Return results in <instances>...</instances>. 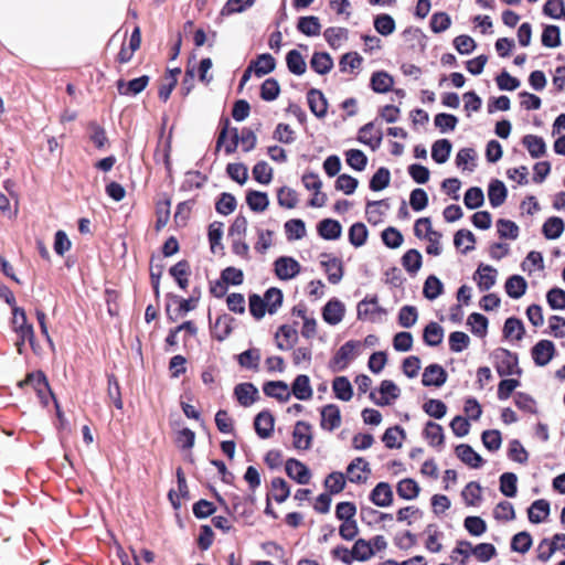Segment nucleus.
Listing matches in <instances>:
<instances>
[{"label":"nucleus","instance_id":"obj_22","mask_svg":"<svg viewBox=\"0 0 565 565\" xmlns=\"http://www.w3.org/2000/svg\"><path fill=\"white\" fill-rule=\"evenodd\" d=\"M291 391L295 397L300 401L310 399L313 394L310 385V380L305 374L296 376L291 385Z\"/></svg>","mask_w":565,"mask_h":565},{"label":"nucleus","instance_id":"obj_57","mask_svg":"<svg viewBox=\"0 0 565 565\" xmlns=\"http://www.w3.org/2000/svg\"><path fill=\"white\" fill-rule=\"evenodd\" d=\"M237 202L233 194L224 192L215 203V210L222 215H228L236 209Z\"/></svg>","mask_w":565,"mask_h":565},{"label":"nucleus","instance_id":"obj_20","mask_svg":"<svg viewBox=\"0 0 565 565\" xmlns=\"http://www.w3.org/2000/svg\"><path fill=\"white\" fill-rule=\"evenodd\" d=\"M234 321V318L230 315L224 313L218 316L212 327L213 337L218 341L225 340L233 330Z\"/></svg>","mask_w":565,"mask_h":565},{"label":"nucleus","instance_id":"obj_6","mask_svg":"<svg viewBox=\"0 0 565 565\" xmlns=\"http://www.w3.org/2000/svg\"><path fill=\"white\" fill-rule=\"evenodd\" d=\"M340 408L335 404H328L321 408L320 426L323 430L332 431L341 426Z\"/></svg>","mask_w":565,"mask_h":565},{"label":"nucleus","instance_id":"obj_37","mask_svg":"<svg viewBox=\"0 0 565 565\" xmlns=\"http://www.w3.org/2000/svg\"><path fill=\"white\" fill-rule=\"evenodd\" d=\"M525 329L521 320L508 318L503 327V333L507 339L520 341L524 335Z\"/></svg>","mask_w":565,"mask_h":565},{"label":"nucleus","instance_id":"obj_28","mask_svg":"<svg viewBox=\"0 0 565 565\" xmlns=\"http://www.w3.org/2000/svg\"><path fill=\"white\" fill-rule=\"evenodd\" d=\"M89 131V140L94 143V146L102 150L109 146V140L106 135L105 129L97 124L96 121H90L87 126Z\"/></svg>","mask_w":565,"mask_h":565},{"label":"nucleus","instance_id":"obj_56","mask_svg":"<svg viewBox=\"0 0 565 565\" xmlns=\"http://www.w3.org/2000/svg\"><path fill=\"white\" fill-rule=\"evenodd\" d=\"M467 324L470 327L471 332L478 337H483L488 329V319L481 313H471L468 317Z\"/></svg>","mask_w":565,"mask_h":565},{"label":"nucleus","instance_id":"obj_3","mask_svg":"<svg viewBox=\"0 0 565 565\" xmlns=\"http://www.w3.org/2000/svg\"><path fill=\"white\" fill-rule=\"evenodd\" d=\"M311 425L299 420L296 423L292 431V445L298 450H308L312 445Z\"/></svg>","mask_w":565,"mask_h":565},{"label":"nucleus","instance_id":"obj_43","mask_svg":"<svg viewBox=\"0 0 565 565\" xmlns=\"http://www.w3.org/2000/svg\"><path fill=\"white\" fill-rule=\"evenodd\" d=\"M564 222L562 218L553 216L545 221L543 224V234L547 239H556L564 232Z\"/></svg>","mask_w":565,"mask_h":565},{"label":"nucleus","instance_id":"obj_10","mask_svg":"<svg viewBox=\"0 0 565 565\" xmlns=\"http://www.w3.org/2000/svg\"><path fill=\"white\" fill-rule=\"evenodd\" d=\"M307 100L311 113L318 118H324L328 111V102L323 93L311 88L307 93Z\"/></svg>","mask_w":565,"mask_h":565},{"label":"nucleus","instance_id":"obj_61","mask_svg":"<svg viewBox=\"0 0 565 565\" xmlns=\"http://www.w3.org/2000/svg\"><path fill=\"white\" fill-rule=\"evenodd\" d=\"M543 13L552 19H565L564 0H547L543 7Z\"/></svg>","mask_w":565,"mask_h":565},{"label":"nucleus","instance_id":"obj_60","mask_svg":"<svg viewBox=\"0 0 565 565\" xmlns=\"http://www.w3.org/2000/svg\"><path fill=\"white\" fill-rule=\"evenodd\" d=\"M353 558L356 561H366L373 555L372 542L359 539L355 541L353 547Z\"/></svg>","mask_w":565,"mask_h":565},{"label":"nucleus","instance_id":"obj_17","mask_svg":"<svg viewBox=\"0 0 565 565\" xmlns=\"http://www.w3.org/2000/svg\"><path fill=\"white\" fill-rule=\"evenodd\" d=\"M317 232L323 239L334 241L341 236L342 226L337 220L323 218L318 223Z\"/></svg>","mask_w":565,"mask_h":565},{"label":"nucleus","instance_id":"obj_34","mask_svg":"<svg viewBox=\"0 0 565 565\" xmlns=\"http://www.w3.org/2000/svg\"><path fill=\"white\" fill-rule=\"evenodd\" d=\"M523 145L526 147L532 158H540L546 152V145L543 138L535 135H526L523 138Z\"/></svg>","mask_w":565,"mask_h":565},{"label":"nucleus","instance_id":"obj_26","mask_svg":"<svg viewBox=\"0 0 565 565\" xmlns=\"http://www.w3.org/2000/svg\"><path fill=\"white\" fill-rule=\"evenodd\" d=\"M527 514L532 523H541L550 514V503L543 499L536 500L529 508Z\"/></svg>","mask_w":565,"mask_h":565},{"label":"nucleus","instance_id":"obj_36","mask_svg":"<svg viewBox=\"0 0 565 565\" xmlns=\"http://www.w3.org/2000/svg\"><path fill=\"white\" fill-rule=\"evenodd\" d=\"M177 482L179 495H177L172 490L169 492V499L175 509H178L181 504L180 498H188L189 495V488L186 484L184 472L181 467L177 469Z\"/></svg>","mask_w":565,"mask_h":565},{"label":"nucleus","instance_id":"obj_35","mask_svg":"<svg viewBox=\"0 0 565 565\" xmlns=\"http://www.w3.org/2000/svg\"><path fill=\"white\" fill-rule=\"evenodd\" d=\"M223 226L222 222H213L209 226V243L210 248L213 254H216L217 250H223L224 246L222 245V236H223Z\"/></svg>","mask_w":565,"mask_h":565},{"label":"nucleus","instance_id":"obj_11","mask_svg":"<svg viewBox=\"0 0 565 565\" xmlns=\"http://www.w3.org/2000/svg\"><path fill=\"white\" fill-rule=\"evenodd\" d=\"M344 312V305L340 300L333 298L324 305L322 309V318L327 323L335 326L342 321Z\"/></svg>","mask_w":565,"mask_h":565},{"label":"nucleus","instance_id":"obj_63","mask_svg":"<svg viewBox=\"0 0 565 565\" xmlns=\"http://www.w3.org/2000/svg\"><path fill=\"white\" fill-rule=\"evenodd\" d=\"M347 163L356 171H362L367 162L366 156L358 149H350L345 152Z\"/></svg>","mask_w":565,"mask_h":565},{"label":"nucleus","instance_id":"obj_54","mask_svg":"<svg viewBox=\"0 0 565 565\" xmlns=\"http://www.w3.org/2000/svg\"><path fill=\"white\" fill-rule=\"evenodd\" d=\"M253 178L260 184H268L273 180V169L266 161H258L253 167Z\"/></svg>","mask_w":565,"mask_h":565},{"label":"nucleus","instance_id":"obj_39","mask_svg":"<svg viewBox=\"0 0 565 565\" xmlns=\"http://www.w3.org/2000/svg\"><path fill=\"white\" fill-rule=\"evenodd\" d=\"M19 339L26 340L34 353L39 352V345L35 342L34 329L31 323L28 322L26 316L22 317L21 326L14 330Z\"/></svg>","mask_w":565,"mask_h":565},{"label":"nucleus","instance_id":"obj_16","mask_svg":"<svg viewBox=\"0 0 565 565\" xmlns=\"http://www.w3.org/2000/svg\"><path fill=\"white\" fill-rule=\"evenodd\" d=\"M275 338L279 350H290L298 340V333L292 327L282 324L278 328Z\"/></svg>","mask_w":565,"mask_h":565},{"label":"nucleus","instance_id":"obj_1","mask_svg":"<svg viewBox=\"0 0 565 565\" xmlns=\"http://www.w3.org/2000/svg\"><path fill=\"white\" fill-rule=\"evenodd\" d=\"M301 269L298 260L290 256H280L274 263V270L280 280H290L295 278Z\"/></svg>","mask_w":565,"mask_h":565},{"label":"nucleus","instance_id":"obj_21","mask_svg":"<svg viewBox=\"0 0 565 565\" xmlns=\"http://www.w3.org/2000/svg\"><path fill=\"white\" fill-rule=\"evenodd\" d=\"M265 395L274 397L279 402H287L290 397L288 385L284 381H269L263 386Z\"/></svg>","mask_w":565,"mask_h":565},{"label":"nucleus","instance_id":"obj_53","mask_svg":"<svg viewBox=\"0 0 565 565\" xmlns=\"http://www.w3.org/2000/svg\"><path fill=\"white\" fill-rule=\"evenodd\" d=\"M397 493L403 499L413 500L419 493V486L413 479H404L397 484Z\"/></svg>","mask_w":565,"mask_h":565},{"label":"nucleus","instance_id":"obj_8","mask_svg":"<svg viewBox=\"0 0 565 565\" xmlns=\"http://www.w3.org/2000/svg\"><path fill=\"white\" fill-rule=\"evenodd\" d=\"M321 266L324 268V271L328 275V280L331 284L335 285L341 280L343 276V266L339 258L331 257L330 254L323 253L321 254Z\"/></svg>","mask_w":565,"mask_h":565},{"label":"nucleus","instance_id":"obj_40","mask_svg":"<svg viewBox=\"0 0 565 565\" xmlns=\"http://www.w3.org/2000/svg\"><path fill=\"white\" fill-rule=\"evenodd\" d=\"M451 149L452 146L449 140H437L431 147V158L439 164L445 163L449 159Z\"/></svg>","mask_w":565,"mask_h":565},{"label":"nucleus","instance_id":"obj_64","mask_svg":"<svg viewBox=\"0 0 565 565\" xmlns=\"http://www.w3.org/2000/svg\"><path fill=\"white\" fill-rule=\"evenodd\" d=\"M215 425L223 434L234 433V420L226 409H218L215 414Z\"/></svg>","mask_w":565,"mask_h":565},{"label":"nucleus","instance_id":"obj_30","mask_svg":"<svg viewBox=\"0 0 565 565\" xmlns=\"http://www.w3.org/2000/svg\"><path fill=\"white\" fill-rule=\"evenodd\" d=\"M348 30L340 26H331L324 30L323 36L332 49H338L348 40Z\"/></svg>","mask_w":565,"mask_h":565},{"label":"nucleus","instance_id":"obj_33","mask_svg":"<svg viewBox=\"0 0 565 565\" xmlns=\"http://www.w3.org/2000/svg\"><path fill=\"white\" fill-rule=\"evenodd\" d=\"M527 284L522 276H511L505 282L507 294L514 299L521 298L526 291Z\"/></svg>","mask_w":565,"mask_h":565},{"label":"nucleus","instance_id":"obj_50","mask_svg":"<svg viewBox=\"0 0 565 565\" xmlns=\"http://www.w3.org/2000/svg\"><path fill=\"white\" fill-rule=\"evenodd\" d=\"M49 384L47 377L43 371H35L28 373L25 379L18 383L19 387L23 388L24 386L31 385L34 391L39 388H46Z\"/></svg>","mask_w":565,"mask_h":565},{"label":"nucleus","instance_id":"obj_41","mask_svg":"<svg viewBox=\"0 0 565 565\" xmlns=\"http://www.w3.org/2000/svg\"><path fill=\"white\" fill-rule=\"evenodd\" d=\"M332 388L337 398L345 402L352 398V385L345 376L335 377L332 383Z\"/></svg>","mask_w":565,"mask_h":565},{"label":"nucleus","instance_id":"obj_46","mask_svg":"<svg viewBox=\"0 0 565 565\" xmlns=\"http://www.w3.org/2000/svg\"><path fill=\"white\" fill-rule=\"evenodd\" d=\"M402 265L406 271L415 275L422 267V254L417 249L407 250L402 257Z\"/></svg>","mask_w":565,"mask_h":565},{"label":"nucleus","instance_id":"obj_32","mask_svg":"<svg viewBox=\"0 0 565 565\" xmlns=\"http://www.w3.org/2000/svg\"><path fill=\"white\" fill-rule=\"evenodd\" d=\"M488 198L493 207L502 205L507 199V188L503 182L499 180L492 181L489 185Z\"/></svg>","mask_w":565,"mask_h":565},{"label":"nucleus","instance_id":"obj_2","mask_svg":"<svg viewBox=\"0 0 565 565\" xmlns=\"http://www.w3.org/2000/svg\"><path fill=\"white\" fill-rule=\"evenodd\" d=\"M360 345L359 342L348 341L335 352L330 360V367L332 371H342L348 366L350 360L354 356V350Z\"/></svg>","mask_w":565,"mask_h":565},{"label":"nucleus","instance_id":"obj_47","mask_svg":"<svg viewBox=\"0 0 565 565\" xmlns=\"http://www.w3.org/2000/svg\"><path fill=\"white\" fill-rule=\"evenodd\" d=\"M277 201L281 207L289 210L295 209L299 201L298 193L291 188L281 186L277 191Z\"/></svg>","mask_w":565,"mask_h":565},{"label":"nucleus","instance_id":"obj_15","mask_svg":"<svg viewBox=\"0 0 565 565\" xmlns=\"http://www.w3.org/2000/svg\"><path fill=\"white\" fill-rule=\"evenodd\" d=\"M382 138V130L376 126L375 121L364 125L359 131V140L372 149L380 146Z\"/></svg>","mask_w":565,"mask_h":565},{"label":"nucleus","instance_id":"obj_13","mask_svg":"<svg viewBox=\"0 0 565 565\" xmlns=\"http://www.w3.org/2000/svg\"><path fill=\"white\" fill-rule=\"evenodd\" d=\"M555 347L550 340L539 341L532 349V356L534 362L540 365H546L554 356Z\"/></svg>","mask_w":565,"mask_h":565},{"label":"nucleus","instance_id":"obj_27","mask_svg":"<svg viewBox=\"0 0 565 565\" xmlns=\"http://www.w3.org/2000/svg\"><path fill=\"white\" fill-rule=\"evenodd\" d=\"M456 455L458 458L470 466L471 468H478L482 463V458L477 454L469 445H459L456 448Z\"/></svg>","mask_w":565,"mask_h":565},{"label":"nucleus","instance_id":"obj_51","mask_svg":"<svg viewBox=\"0 0 565 565\" xmlns=\"http://www.w3.org/2000/svg\"><path fill=\"white\" fill-rule=\"evenodd\" d=\"M444 290L443 282L436 276H428L425 280L423 294L429 300L438 298Z\"/></svg>","mask_w":565,"mask_h":565},{"label":"nucleus","instance_id":"obj_19","mask_svg":"<svg viewBox=\"0 0 565 565\" xmlns=\"http://www.w3.org/2000/svg\"><path fill=\"white\" fill-rule=\"evenodd\" d=\"M169 274L173 277L181 289L189 286V277L191 275V266L186 259H181L169 269Z\"/></svg>","mask_w":565,"mask_h":565},{"label":"nucleus","instance_id":"obj_49","mask_svg":"<svg viewBox=\"0 0 565 565\" xmlns=\"http://www.w3.org/2000/svg\"><path fill=\"white\" fill-rule=\"evenodd\" d=\"M423 338L426 344L430 347H436L440 344L443 341L444 330L438 323L430 322L429 324L426 326L423 333Z\"/></svg>","mask_w":565,"mask_h":565},{"label":"nucleus","instance_id":"obj_58","mask_svg":"<svg viewBox=\"0 0 565 565\" xmlns=\"http://www.w3.org/2000/svg\"><path fill=\"white\" fill-rule=\"evenodd\" d=\"M279 93L280 86L273 77L265 79L260 86V97L266 102L275 100L279 96Z\"/></svg>","mask_w":565,"mask_h":565},{"label":"nucleus","instance_id":"obj_23","mask_svg":"<svg viewBox=\"0 0 565 565\" xmlns=\"http://www.w3.org/2000/svg\"><path fill=\"white\" fill-rule=\"evenodd\" d=\"M310 66L316 73L324 75L332 70L333 60L327 52H315L310 60Z\"/></svg>","mask_w":565,"mask_h":565},{"label":"nucleus","instance_id":"obj_12","mask_svg":"<svg viewBox=\"0 0 565 565\" xmlns=\"http://www.w3.org/2000/svg\"><path fill=\"white\" fill-rule=\"evenodd\" d=\"M497 276V269L489 265H480L473 276V279L481 291H487L495 285Z\"/></svg>","mask_w":565,"mask_h":565},{"label":"nucleus","instance_id":"obj_52","mask_svg":"<svg viewBox=\"0 0 565 565\" xmlns=\"http://www.w3.org/2000/svg\"><path fill=\"white\" fill-rule=\"evenodd\" d=\"M367 238V230L363 223H354L349 228V241L354 247H361Z\"/></svg>","mask_w":565,"mask_h":565},{"label":"nucleus","instance_id":"obj_59","mask_svg":"<svg viewBox=\"0 0 565 565\" xmlns=\"http://www.w3.org/2000/svg\"><path fill=\"white\" fill-rule=\"evenodd\" d=\"M345 486V478L342 472H331L324 480V487L330 494L340 493Z\"/></svg>","mask_w":565,"mask_h":565},{"label":"nucleus","instance_id":"obj_14","mask_svg":"<svg viewBox=\"0 0 565 565\" xmlns=\"http://www.w3.org/2000/svg\"><path fill=\"white\" fill-rule=\"evenodd\" d=\"M234 395L243 407H249L258 399V390L253 383H241L234 388Z\"/></svg>","mask_w":565,"mask_h":565},{"label":"nucleus","instance_id":"obj_44","mask_svg":"<svg viewBox=\"0 0 565 565\" xmlns=\"http://www.w3.org/2000/svg\"><path fill=\"white\" fill-rule=\"evenodd\" d=\"M285 232L288 241L301 239L306 236V224L300 218H291L285 223Z\"/></svg>","mask_w":565,"mask_h":565},{"label":"nucleus","instance_id":"obj_29","mask_svg":"<svg viewBox=\"0 0 565 565\" xmlns=\"http://www.w3.org/2000/svg\"><path fill=\"white\" fill-rule=\"evenodd\" d=\"M246 203L252 211L263 212L268 207L269 200H268L267 193L256 191V190H250L246 194Z\"/></svg>","mask_w":565,"mask_h":565},{"label":"nucleus","instance_id":"obj_24","mask_svg":"<svg viewBox=\"0 0 565 565\" xmlns=\"http://www.w3.org/2000/svg\"><path fill=\"white\" fill-rule=\"evenodd\" d=\"M250 63L255 68V75L257 77H263L271 73L276 67V60L269 53L259 54L256 60H253Z\"/></svg>","mask_w":565,"mask_h":565},{"label":"nucleus","instance_id":"obj_45","mask_svg":"<svg viewBox=\"0 0 565 565\" xmlns=\"http://www.w3.org/2000/svg\"><path fill=\"white\" fill-rule=\"evenodd\" d=\"M270 491L274 500L278 503H282L287 500L290 494V488L285 479L274 478L270 482Z\"/></svg>","mask_w":565,"mask_h":565},{"label":"nucleus","instance_id":"obj_4","mask_svg":"<svg viewBox=\"0 0 565 565\" xmlns=\"http://www.w3.org/2000/svg\"><path fill=\"white\" fill-rule=\"evenodd\" d=\"M388 212V201H367L365 206V215L367 222L372 225L381 224L385 221Z\"/></svg>","mask_w":565,"mask_h":565},{"label":"nucleus","instance_id":"obj_7","mask_svg":"<svg viewBox=\"0 0 565 565\" xmlns=\"http://www.w3.org/2000/svg\"><path fill=\"white\" fill-rule=\"evenodd\" d=\"M254 428L259 438H269L274 433L275 417L269 411H262L254 419Z\"/></svg>","mask_w":565,"mask_h":565},{"label":"nucleus","instance_id":"obj_9","mask_svg":"<svg viewBox=\"0 0 565 565\" xmlns=\"http://www.w3.org/2000/svg\"><path fill=\"white\" fill-rule=\"evenodd\" d=\"M150 82V77L148 75H142L140 77L134 78L129 82L124 79H118L116 83L117 90L120 95L126 96H135L141 93L148 86Z\"/></svg>","mask_w":565,"mask_h":565},{"label":"nucleus","instance_id":"obj_55","mask_svg":"<svg viewBox=\"0 0 565 565\" xmlns=\"http://www.w3.org/2000/svg\"><path fill=\"white\" fill-rule=\"evenodd\" d=\"M266 301L267 311L273 315L282 303V291L276 287L266 290L264 298Z\"/></svg>","mask_w":565,"mask_h":565},{"label":"nucleus","instance_id":"obj_48","mask_svg":"<svg viewBox=\"0 0 565 565\" xmlns=\"http://www.w3.org/2000/svg\"><path fill=\"white\" fill-rule=\"evenodd\" d=\"M424 433L430 446L438 447L444 444V430L439 424L435 422H428Z\"/></svg>","mask_w":565,"mask_h":565},{"label":"nucleus","instance_id":"obj_38","mask_svg":"<svg viewBox=\"0 0 565 565\" xmlns=\"http://www.w3.org/2000/svg\"><path fill=\"white\" fill-rule=\"evenodd\" d=\"M238 364L242 367L258 371L260 361V351L256 348L248 349L237 356Z\"/></svg>","mask_w":565,"mask_h":565},{"label":"nucleus","instance_id":"obj_62","mask_svg":"<svg viewBox=\"0 0 565 565\" xmlns=\"http://www.w3.org/2000/svg\"><path fill=\"white\" fill-rule=\"evenodd\" d=\"M476 152L471 148L460 149L456 157V164L462 170L472 171L475 168Z\"/></svg>","mask_w":565,"mask_h":565},{"label":"nucleus","instance_id":"obj_25","mask_svg":"<svg viewBox=\"0 0 565 565\" xmlns=\"http://www.w3.org/2000/svg\"><path fill=\"white\" fill-rule=\"evenodd\" d=\"M297 29L307 36H317L321 32V24L318 17H301L298 20Z\"/></svg>","mask_w":565,"mask_h":565},{"label":"nucleus","instance_id":"obj_18","mask_svg":"<svg viewBox=\"0 0 565 565\" xmlns=\"http://www.w3.org/2000/svg\"><path fill=\"white\" fill-rule=\"evenodd\" d=\"M446 380V371L438 364H430L424 370L422 382L425 386H441Z\"/></svg>","mask_w":565,"mask_h":565},{"label":"nucleus","instance_id":"obj_42","mask_svg":"<svg viewBox=\"0 0 565 565\" xmlns=\"http://www.w3.org/2000/svg\"><path fill=\"white\" fill-rule=\"evenodd\" d=\"M481 487L477 482H469L462 490L461 497L469 507H478L482 500Z\"/></svg>","mask_w":565,"mask_h":565},{"label":"nucleus","instance_id":"obj_5","mask_svg":"<svg viewBox=\"0 0 565 565\" xmlns=\"http://www.w3.org/2000/svg\"><path fill=\"white\" fill-rule=\"evenodd\" d=\"M285 470L288 477L299 484H307L310 481V470L305 463L295 458H290L286 461Z\"/></svg>","mask_w":565,"mask_h":565},{"label":"nucleus","instance_id":"obj_31","mask_svg":"<svg viewBox=\"0 0 565 565\" xmlns=\"http://www.w3.org/2000/svg\"><path fill=\"white\" fill-rule=\"evenodd\" d=\"M287 67L290 73L295 75H302L307 70L303 56L297 50H291L286 55Z\"/></svg>","mask_w":565,"mask_h":565}]
</instances>
